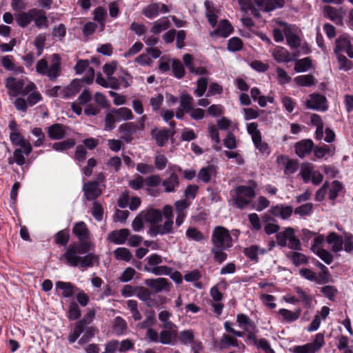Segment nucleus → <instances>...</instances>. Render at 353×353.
I'll return each instance as SVG.
<instances>
[{
    "label": "nucleus",
    "mask_w": 353,
    "mask_h": 353,
    "mask_svg": "<svg viewBox=\"0 0 353 353\" xmlns=\"http://www.w3.org/2000/svg\"><path fill=\"white\" fill-rule=\"evenodd\" d=\"M90 242L72 243L65 248V252L61 255L59 260L65 265L73 268H87L99 263V256L89 252L93 249Z\"/></svg>",
    "instance_id": "f257e3e1"
},
{
    "label": "nucleus",
    "mask_w": 353,
    "mask_h": 353,
    "mask_svg": "<svg viewBox=\"0 0 353 353\" xmlns=\"http://www.w3.org/2000/svg\"><path fill=\"white\" fill-rule=\"evenodd\" d=\"M211 241L213 259L215 262L222 263L228 258L225 250L232 247V238L229 231L222 226H216L212 232Z\"/></svg>",
    "instance_id": "f03ea898"
},
{
    "label": "nucleus",
    "mask_w": 353,
    "mask_h": 353,
    "mask_svg": "<svg viewBox=\"0 0 353 353\" xmlns=\"http://www.w3.org/2000/svg\"><path fill=\"white\" fill-rule=\"evenodd\" d=\"M272 34L274 40L278 43L283 42L285 38L286 43L291 50L298 49L301 45V31L294 25L278 21L272 30Z\"/></svg>",
    "instance_id": "7ed1b4c3"
},
{
    "label": "nucleus",
    "mask_w": 353,
    "mask_h": 353,
    "mask_svg": "<svg viewBox=\"0 0 353 353\" xmlns=\"http://www.w3.org/2000/svg\"><path fill=\"white\" fill-rule=\"evenodd\" d=\"M256 183L252 180L249 181V185L236 186L230 192L232 204L241 210L247 208L256 196Z\"/></svg>",
    "instance_id": "20e7f679"
},
{
    "label": "nucleus",
    "mask_w": 353,
    "mask_h": 353,
    "mask_svg": "<svg viewBox=\"0 0 353 353\" xmlns=\"http://www.w3.org/2000/svg\"><path fill=\"white\" fill-rule=\"evenodd\" d=\"M37 72L41 75L47 76L51 81H55L61 74V59L57 54L50 57L48 63L45 59L39 60L36 65Z\"/></svg>",
    "instance_id": "39448f33"
},
{
    "label": "nucleus",
    "mask_w": 353,
    "mask_h": 353,
    "mask_svg": "<svg viewBox=\"0 0 353 353\" xmlns=\"http://www.w3.org/2000/svg\"><path fill=\"white\" fill-rule=\"evenodd\" d=\"M5 85L8 90V94L11 97L19 95L27 96L31 91L37 89L34 83L30 82L26 85L24 79L14 77H8L6 79Z\"/></svg>",
    "instance_id": "423d86ee"
},
{
    "label": "nucleus",
    "mask_w": 353,
    "mask_h": 353,
    "mask_svg": "<svg viewBox=\"0 0 353 353\" xmlns=\"http://www.w3.org/2000/svg\"><path fill=\"white\" fill-rule=\"evenodd\" d=\"M162 215L163 214L165 221L163 224L152 225L150 228L148 233L151 236L157 235H164L173 232V210L172 206L166 205L163 208Z\"/></svg>",
    "instance_id": "0eeeda50"
},
{
    "label": "nucleus",
    "mask_w": 353,
    "mask_h": 353,
    "mask_svg": "<svg viewBox=\"0 0 353 353\" xmlns=\"http://www.w3.org/2000/svg\"><path fill=\"white\" fill-rule=\"evenodd\" d=\"M278 245L281 247H288L291 250L300 251L302 245L300 240L295 236L294 230L292 228H287L283 232L276 234Z\"/></svg>",
    "instance_id": "6e6552de"
},
{
    "label": "nucleus",
    "mask_w": 353,
    "mask_h": 353,
    "mask_svg": "<svg viewBox=\"0 0 353 353\" xmlns=\"http://www.w3.org/2000/svg\"><path fill=\"white\" fill-rule=\"evenodd\" d=\"M307 109L325 112L328 109L327 99L320 94H312L305 102Z\"/></svg>",
    "instance_id": "1a4fd4ad"
},
{
    "label": "nucleus",
    "mask_w": 353,
    "mask_h": 353,
    "mask_svg": "<svg viewBox=\"0 0 353 353\" xmlns=\"http://www.w3.org/2000/svg\"><path fill=\"white\" fill-rule=\"evenodd\" d=\"M145 285L154 293L169 292L171 283L167 279L159 277L157 279H147L144 281Z\"/></svg>",
    "instance_id": "9d476101"
},
{
    "label": "nucleus",
    "mask_w": 353,
    "mask_h": 353,
    "mask_svg": "<svg viewBox=\"0 0 353 353\" xmlns=\"http://www.w3.org/2000/svg\"><path fill=\"white\" fill-rule=\"evenodd\" d=\"M272 54L278 63H289L298 57L300 52H296L290 54L286 48L281 46H276L273 50Z\"/></svg>",
    "instance_id": "9b49d317"
},
{
    "label": "nucleus",
    "mask_w": 353,
    "mask_h": 353,
    "mask_svg": "<svg viewBox=\"0 0 353 353\" xmlns=\"http://www.w3.org/2000/svg\"><path fill=\"white\" fill-rule=\"evenodd\" d=\"M170 11L168 6L162 3H154L145 7L142 13L148 19H153L160 13H168Z\"/></svg>",
    "instance_id": "f8f14e48"
},
{
    "label": "nucleus",
    "mask_w": 353,
    "mask_h": 353,
    "mask_svg": "<svg viewBox=\"0 0 353 353\" xmlns=\"http://www.w3.org/2000/svg\"><path fill=\"white\" fill-rule=\"evenodd\" d=\"M175 131L174 130L172 131L168 129L159 130L157 128L151 130V136L152 139L155 140L157 144L160 147L165 145L168 142L169 137H172Z\"/></svg>",
    "instance_id": "ddd939ff"
},
{
    "label": "nucleus",
    "mask_w": 353,
    "mask_h": 353,
    "mask_svg": "<svg viewBox=\"0 0 353 353\" xmlns=\"http://www.w3.org/2000/svg\"><path fill=\"white\" fill-rule=\"evenodd\" d=\"M130 234L128 229L115 230L108 234L107 240L116 245L125 244Z\"/></svg>",
    "instance_id": "4468645a"
},
{
    "label": "nucleus",
    "mask_w": 353,
    "mask_h": 353,
    "mask_svg": "<svg viewBox=\"0 0 353 353\" xmlns=\"http://www.w3.org/2000/svg\"><path fill=\"white\" fill-rule=\"evenodd\" d=\"M135 123L128 122L121 124L119 127L118 131L121 134V138L126 143H130L137 133Z\"/></svg>",
    "instance_id": "2eb2a0df"
},
{
    "label": "nucleus",
    "mask_w": 353,
    "mask_h": 353,
    "mask_svg": "<svg viewBox=\"0 0 353 353\" xmlns=\"http://www.w3.org/2000/svg\"><path fill=\"white\" fill-rule=\"evenodd\" d=\"M55 290L65 298H70L78 290V288L70 282L59 281L55 283Z\"/></svg>",
    "instance_id": "dca6fc26"
},
{
    "label": "nucleus",
    "mask_w": 353,
    "mask_h": 353,
    "mask_svg": "<svg viewBox=\"0 0 353 353\" xmlns=\"http://www.w3.org/2000/svg\"><path fill=\"white\" fill-rule=\"evenodd\" d=\"M233 31L232 26L226 19L221 20L216 29L210 32L211 37L216 39L218 37H228Z\"/></svg>",
    "instance_id": "f3484780"
},
{
    "label": "nucleus",
    "mask_w": 353,
    "mask_h": 353,
    "mask_svg": "<svg viewBox=\"0 0 353 353\" xmlns=\"http://www.w3.org/2000/svg\"><path fill=\"white\" fill-rule=\"evenodd\" d=\"M269 212L274 216L285 220L291 216L293 212V208L290 205L277 204L272 206L269 210Z\"/></svg>",
    "instance_id": "a211bd4d"
},
{
    "label": "nucleus",
    "mask_w": 353,
    "mask_h": 353,
    "mask_svg": "<svg viewBox=\"0 0 353 353\" xmlns=\"http://www.w3.org/2000/svg\"><path fill=\"white\" fill-rule=\"evenodd\" d=\"M177 328V326L171 328H163L160 332V343L163 345L174 344L178 336Z\"/></svg>",
    "instance_id": "6ab92c4d"
},
{
    "label": "nucleus",
    "mask_w": 353,
    "mask_h": 353,
    "mask_svg": "<svg viewBox=\"0 0 353 353\" xmlns=\"http://www.w3.org/2000/svg\"><path fill=\"white\" fill-rule=\"evenodd\" d=\"M10 138L14 145H19L23 148L24 154L28 156L31 153L32 150L31 144L21 134L17 132H12Z\"/></svg>",
    "instance_id": "aec40b11"
},
{
    "label": "nucleus",
    "mask_w": 353,
    "mask_h": 353,
    "mask_svg": "<svg viewBox=\"0 0 353 353\" xmlns=\"http://www.w3.org/2000/svg\"><path fill=\"white\" fill-rule=\"evenodd\" d=\"M84 194L89 201H92L99 196L102 190L97 181H89L83 185Z\"/></svg>",
    "instance_id": "412c9836"
},
{
    "label": "nucleus",
    "mask_w": 353,
    "mask_h": 353,
    "mask_svg": "<svg viewBox=\"0 0 353 353\" xmlns=\"http://www.w3.org/2000/svg\"><path fill=\"white\" fill-rule=\"evenodd\" d=\"M296 154L303 159L308 155L314 148V143L311 139H303L297 142L295 145Z\"/></svg>",
    "instance_id": "4be33fe9"
},
{
    "label": "nucleus",
    "mask_w": 353,
    "mask_h": 353,
    "mask_svg": "<svg viewBox=\"0 0 353 353\" xmlns=\"http://www.w3.org/2000/svg\"><path fill=\"white\" fill-rule=\"evenodd\" d=\"M74 69L77 74H81L84 72H88L89 77L88 78H83V81L86 83H90L92 81L94 75V70L92 67L90 66V63L88 60L79 61L77 63Z\"/></svg>",
    "instance_id": "5701e85b"
},
{
    "label": "nucleus",
    "mask_w": 353,
    "mask_h": 353,
    "mask_svg": "<svg viewBox=\"0 0 353 353\" xmlns=\"http://www.w3.org/2000/svg\"><path fill=\"white\" fill-rule=\"evenodd\" d=\"M72 232L79 240V243L88 242L87 240L89 239L90 232L84 222L76 223L72 228Z\"/></svg>",
    "instance_id": "b1692460"
},
{
    "label": "nucleus",
    "mask_w": 353,
    "mask_h": 353,
    "mask_svg": "<svg viewBox=\"0 0 353 353\" xmlns=\"http://www.w3.org/2000/svg\"><path fill=\"white\" fill-rule=\"evenodd\" d=\"M204 7L205 8V16L208 19L209 23L215 27L217 23L219 10L215 8L212 1L206 0L204 2Z\"/></svg>",
    "instance_id": "393cba45"
},
{
    "label": "nucleus",
    "mask_w": 353,
    "mask_h": 353,
    "mask_svg": "<svg viewBox=\"0 0 353 353\" xmlns=\"http://www.w3.org/2000/svg\"><path fill=\"white\" fill-rule=\"evenodd\" d=\"M161 185L165 192H175L179 186V177L176 173H171L167 179L161 181Z\"/></svg>",
    "instance_id": "a878e982"
},
{
    "label": "nucleus",
    "mask_w": 353,
    "mask_h": 353,
    "mask_svg": "<svg viewBox=\"0 0 353 353\" xmlns=\"http://www.w3.org/2000/svg\"><path fill=\"white\" fill-rule=\"evenodd\" d=\"M161 179L159 175L154 174L146 177L144 179L145 185L147 186L146 192L152 196H157L159 194L157 190H153L152 188L157 187L161 183Z\"/></svg>",
    "instance_id": "bb28decb"
},
{
    "label": "nucleus",
    "mask_w": 353,
    "mask_h": 353,
    "mask_svg": "<svg viewBox=\"0 0 353 353\" xmlns=\"http://www.w3.org/2000/svg\"><path fill=\"white\" fill-rule=\"evenodd\" d=\"M219 345V348L221 350L226 349L229 347H241L243 350L245 348V345L237 340L236 336L227 334H223L221 336Z\"/></svg>",
    "instance_id": "cd10ccee"
},
{
    "label": "nucleus",
    "mask_w": 353,
    "mask_h": 353,
    "mask_svg": "<svg viewBox=\"0 0 353 353\" xmlns=\"http://www.w3.org/2000/svg\"><path fill=\"white\" fill-rule=\"evenodd\" d=\"M142 213L144 214L145 222L152 224L151 226L157 225L162 219V212L160 210L148 208L142 211Z\"/></svg>",
    "instance_id": "c85d7f7f"
},
{
    "label": "nucleus",
    "mask_w": 353,
    "mask_h": 353,
    "mask_svg": "<svg viewBox=\"0 0 353 353\" xmlns=\"http://www.w3.org/2000/svg\"><path fill=\"white\" fill-rule=\"evenodd\" d=\"M216 167L214 165H210L206 167L202 168L197 175L198 179L205 183H208L210 181L211 179L216 176Z\"/></svg>",
    "instance_id": "c756f323"
},
{
    "label": "nucleus",
    "mask_w": 353,
    "mask_h": 353,
    "mask_svg": "<svg viewBox=\"0 0 353 353\" xmlns=\"http://www.w3.org/2000/svg\"><path fill=\"white\" fill-rule=\"evenodd\" d=\"M36 12V8H32L27 12H22L16 15V21L21 28L28 26L34 19V14Z\"/></svg>",
    "instance_id": "7c9ffc66"
},
{
    "label": "nucleus",
    "mask_w": 353,
    "mask_h": 353,
    "mask_svg": "<svg viewBox=\"0 0 353 353\" xmlns=\"http://www.w3.org/2000/svg\"><path fill=\"white\" fill-rule=\"evenodd\" d=\"M82 82L80 80H73L70 85L62 89V98H70L78 93L81 88Z\"/></svg>",
    "instance_id": "2f4dec72"
},
{
    "label": "nucleus",
    "mask_w": 353,
    "mask_h": 353,
    "mask_svg": "<svg viewBox=\"0 0 353 353\" xmlns=\"http://www.w3.org/2000/svg\"><path fill=\"white\" fill-rule=\"evenodd\" d=\"M277 162L279 164L284 166V174L285 175H290L294 173L297 170V163L294 161L289 159L285 156H279L277 158Z\"/></svg>",
    "instance_id": "473e14b6"
},
{
    "label": "nucleus",
    "mask_w": 353,
    "mask_h": 353,
    "mask_svg": "<svg viewBox=\"0 0 353 353\" xmlns=\"http://www.w3.org/2000/svg\"><path fill=\"white\" fill-rule=\"evenodd\" d=\"M236 323L244 332L252 330L256 327L255 323L248 315L242 313L236 315Z\"/></svg>",
    "instance_id": "72a5a7b5"
},
{
    "label": "nucleus",
    "mask_w": 353,
    "mask_h": 353,
    "mask_svg": "<svg viewBox=\"0 0 353 353\" xmlns=\"http://www.w3.org/2000/svg\"><path fill=\"white\" fill-rule=\"evenodd\" d=\"M327 242L332 245V250L334 252H338L343 250V237L336 232H331L327 236Z\"/></svg>",
    "instance_id": "f704fd0d"
},
{
    "label": "nucleus",
    "mask_w": 353,
    "mask_h": 353,
    "mask_svg": "<svg viewBox=\"0 0 353 353\" xmlns=\"http://www.w3.org/2000/svg\"><path fill=\"white\" fill-rule=\"evenodd\" d=\"M48 134L52 140L61 139L65 135V128L59 123L53 124L48 128Z\"/></svg>",
    "instance_id": "c9c22d12"
},
{
    "label": "nucleus",
    "mask_w": 353,
    "mask_h": 353,
    "mask_svg": "<svg viewBox=\"0 0 353 353\" xmlns=\"http://www.w3.org/2000/svg\"><path fill=\"white\" fill-rule=\"evenodd\" d=\"M278 312L283 317L284 321L292 323L299 318L301 310L299 308L295 311H291L287 309H280Z\"/></svg>",
    "instance_id": "e433bc0d"
},
{
    "label": "nucleus",
    "mask_w": 353,
    "mask_h": 353,
    "mask_svg": "<svg viewBox=\"0 0 353 353\" xmlns=\"http://www.w3.org/2000/svg\"><path fill=\"white\" fill-rule=\"evenodd\" d=\"M32 21L34 22V25L38 28H47L48 26V21L46 12L42 10L36 8V12H34Z\"/></svg>",
    "instance_id": "4c0bfd02"
},
{
    "label": "nucleus",
    "mask_w": 353,
    "mask_h": 353,
    "mask_svg": "<svg viewBox=\"0 0 353 353\" xmlns=\"http://www.w3.org/2000/svg\"><path fill=\"white\" fill-rule=\"evenodd\" d=\"M265 252L266 250L265 249L261 248L259 246L255 245L248 247L244 250L245 255L251 261H257L258 255L259 254H263Z\"/></svg>",
    "instance_id": "58836bf2"
},
{
    "label": "nucleus",
    "mask_w": 353,
    "mask_h": 353,
    "mask_svg": "<svg viewBox=\"0 0 353 353\" xmlns=\"http://www.w3.org/2000/svg\"><path fill=\"white\" fill-rule=\"evenodd\" d=\"M170 23L167 18L157 20L153 23L150 32L153 34H159L161 32L168 30L170 28Z\"/></svg>",
    "instance_id": "ea45409f"
},
{
    "label": "nucleus",
    "mask_w": 353,
    "mask_h": 353,
    "mask_svg": "<svg viewBox=\"0 0 353 353\" xmlns=\"http://www.w3.org/2000/svg\"><path fill=\"white\" fill-rule=\"evenodd\" d=\"M287 256L296 266L305 265L308 262L307 256L299 252H290L288 254Z\"/></svg>",
    "instance_id": "a19ab883"
},
{
    "label": "nucleus",
    "mask_w": 353,
    "mask_h": 353,
    "mask_svg": "<svg viewBox=\"0 0 353 353\" xmlns=\"http://www.w3.org/2000/svg\"><path fill=\"white\" fill-rule=\"evenodd\" d=\"M179 103L183 110L188 113L194 108V99L188 94H183L180 97Z\"/></svg>",
    "instance_id": "79ce46f5"
},
{
    "label": "nucleus",
    "mask_w": 353,
    "mask_h": 353,
    "mask_svg": "<svg viewBox=\"0 0 353 353\" xmlns=\"http://www.w3.org/2000/svg\"><path fill=\"white\" fill-rule=\"evenodd\" d=\"M128 330L126 321L121 316H117L114 320L113 331L117 335L125 334Z\"/></svg>",
    "instance_id": "37998d69"
},
{
    "label": "nucleus",
    "mask_w": 353,
    "mask_h": 353,
    "mask_svg": "<svg viewBox=\"0 0 353 353\" xmlns=\"http://www.w3.org/2000/svg\"><path fill=\"white\" fill-rule=\"evenodd\" d=\"M325 17L330 19L336 24H341L342 23V17L337 10L330 6H327L324 8Z\"/></svg>",
    "instance_id": "c03bdc74"
},
{
    "label": "nucleus",
    "mask_w": 353,
    "mask_h": 353,
    "mask_svg": "<svg viewBox=\"0 0 353 353\" xmlns=\"http://www.w3.org/2000/svg\"><path fill=\"white\" fill-rule=\"evenodd\" d=\"M114 256L117 260L123 261L125 262H129L132 259V254L128 248L123 247L117 248L114 251Z\"/></svg>",
    "instance_id": "a18cd8bd"
},
{
    "label": "nucleus",
    "mask_w": 353,
    "mask_h": 353,
    "mask_svg": "<svg viewBox=\"0 0 353 353\" xmlns=\"http://www.w3.org/2000/svg\"><path fill=\"white\" fill-rule=\"evenodd\" d=\"M177 337L181 344L188 345L194 343V333L191 330H184L180 332Z\"/></svg>",
    "instance_id": "49530a36"
},
{
    "label": "nucleus",
    "mask_w": 353,
    "mask_h": 353,
    "mask_svg": "<svg viewBox=\"0 0 353 353\" xmlns=\"http://www.w3.org/2000/svg\"><path fill=\"white\" fill-rule=\"evenodd\" d=\"M112 112L115 114L118 121H126L133 119V114L131 110L125 107L113 109Z\"/></svg>",
    "instance_id": "de8ad7c7"
},
{
    "label": "nucleus",
    "mask_w": 353,
    "mask_h": 353,
    "mask_svg": "<svg viewBox=\"0 0 353 353\" xmlns=\"http://www.w3.org/2000/svg\"><path fill=\"white\" fill-rule=\"evenodd\" d=\"M172 314L168 310H163L159 313V320L162 323V328H171L176 326L175 323L170 320Z\"/></svg>",
    "instance_id": "09e8293b"
},
{
    "label": "nucleus",
    "mask_w": 353,
    "mask_h": 353,
    "mask_svg": "<svg viewBox=\"0 0 353 353\" xmlns=\"http://www.w3.org/2000/svg\"><path fill=\"white\" fill-rule=\"evenodd\" d=\"M314 166L311 163H304L301 165L300 175L305 183H309L314 172Z\"/></svg>",
    "instance_id": "8fccbe9b"
},
{
    "label": "nucleus",
    "mask_w": 353,
    "mask_h": 353,
    "mask_svg": "<svg viewBox=\"0 0 353 353\" xmlns=\"http://www.w3.org/2000/svg\"><path fill=\"white\" fill-rule=\"evenodd\" d=\"M312 67V60L309 57L299 59L295 62L294 70L296 72H304Z\"/></svg>",
    "instance_id": "3c124183"
},
{
    "label": "nucleus",
    "mask_w": 353,
    "mask_h": 353,
    "mask_svg": "<svg viewBox=\"0 0 353 353\" xmlns=\"http://www.w3.org/2000/svg\"><path fill=\"white\" fill-rule=\"evenodd\" d=\"M294 80L300 86L309 87L315 83V79L312 74L300 75L295 77Z\"/></svg>",
    "instance_id": "603ef678"
},
{
    "label": "nucleus",
    "mask_w": 353,
    "mask_h": 353,
    "mask_svg": "<svg viewBox=\"0 0 353 353\" xmlns=\"http://www.w3.org/2000/svg\"><path fill=\"white\" fill-rule=\"evenodd\" d=\"M350 47L349 39L345 36H340L336 41V47L334 52L336 54L343 50H347Z\"/></svg>",
    "instance_id": "864d4df0"
},
{
    "label": "nucleus",
    "mask_w": 353,
    "mask_h": 353,
    "mask_svg": "<svg viewBox=\"0 0 353 353\" xmlns=\"http://www.w3.org/2000/svg\"><path fill=\"white\" fill-rule=\"evenodd\" d=\"M75 145V141L73 139H68L65 141L54 143L52 148L56 151L62 152L73 148Z\"/></svg>",
    "instance_id": "5fc2aeb1"
},
{
    "label": "nucleus",
    "mask_w": 353,
    "mask_h": 353,
    "mask_svg": "<svg viewBox=\"0 0 353 353\" xmlns=\"http://www.w3.org/2000/svg\"><path fill=\"white\" fill-rule=\"evenodd\" d=\"M85 327L82 325V322H77L74 330L68 335V341L70 343H74L80 335L84 332Z\"/></svg>",
    "instance_id": "6e6d98bb"
},
{
    "label": "nucleus",
    "mask_w": 353,
    "mask_h": 353,
    "mask_svg": "<svg viewBox=\"0 0 353 353\" xmlns=\"http://www.w3.org/2000/svg\"><path fill=\"white\" fill-rule=\"evenodd\" d=\"M172 69L174 77L181 79L185 75V70L181 62L178 59H172Z\"/></svg>",
    "instance_id": "4d7b16f0"
},
{
    "label": "nucleus",
    "mask_w": 353,
    "mask_h": 353,
    "mask_svg": "<svg viewBox=\"0 0 353 353\" xmlns=\"http://www.w3.org/2000/svg\"><path fill=\"white\" fill-rule=\"evenodd\" d=\"M334 150H332V148L327 145H323L320 147H316L314 150V156L318 159H322L325 157L327 154L332 155L334 154Z\"/></svg>",
    "instance_id": "13d9d810"
},
{
    "label": "nucleus",
    "mask_w": 353,
    "mask_h": 353,
    "mask_svg": "<svg viewBox=\"0 0 353 353\" xmlns=\"http://www.w3.org/2000/svg\"><path fill=\"white\" fill-rule=\"evenodd\" d=\"M145 270L157 276H168L170 274L171 268L165 265H158L154 268H145Z\"/></svg>",
    "instance_id": "bf43d9fd"
},
{
    "label": "nucleus",
    "mask_w": 353,
    "mask_h": 353,
    "mask_svg": "<svg viewBox=\"0 0 353 353\" xmlns=\"http://www.w3.org/2000/svg\"><path fill=\"white\" fill-rule=\"evenodd\" d=\"M295 291L299 296V301H301L305 307L307 308L310 307L312 302V296L305 293V292L299 287L296 288Z\"/></svg>",
    "instance_id": "052dcab7"
},
{
    "label": "nucleus",
    "mask_w": 353,
    "mask_h": 353,
    "mask_svg": "<svg viewBox=\"0 0 353 353\" xmlns=\"http://www.w3.org/2000/svg\"><path fill=\"white\" fill-rule=\"evenodd\" d=\"M117 117L112 110L108 112L105 118L104 130L106 131L112 130L115 128V123L117 121Z\"/></svg>",
    "instance_id": "680f3d73"
},
{
    "label": "nucleus",
    "mask_w": 353,
    "mask_h": 353,
    "mask_svg": "<svg viewBox=\"0 0 353 353\" xmlns=\"http://www.w3.org/2000/svg\"><path fill=\"white\" fill-rule=\"evenodd\" d=\"M23 154V150L21 147L16 149L13 153V159H9V163L12 164L16 163L19 165H23L26 162Z\"/></svg>",
    "instance_id": "e2e57ef3"
},
{
    "label": "nucleus",
    "mask_w": 353,
    "mask_h": 353,
    "mask_svg": "<svg viewBox=\"0 0 353 353\" xmlns=\"http://www.w3.org/2000/svg\"><path fill=\"white\" fill-rule=\"evenodd\" d=\"M94 20L97 21L103 30L105 26V17L106 15L105 10L103 7H97L93 12Z\"/></svg>",
    "instance_id": "0e129e2a"
},
{
    "label": "nucleus",
    "mask_w": 353,
    "mask_h": 353,
    "mask_svg": "<svg viewBox=\"0 0 353 353\" xmlns=\"http://www.w3.org/2000/svg\"><path fill=\"white\" fill-rule=\"evenodd\" d=\"M127 307L130 310L132 316L134 321H139L142 318L141 314L139 312L138 310V303L137 301L134 300H128L127 301Z\"/></svg>",
    "instance_id": "69168bd1"
},
{
    "label": "nucleus",
    "mask_w": 353,
    "mask_h": 353,
    "mask_svg": "<svg viewBox=\"0 0 353 353\" xmlns=\"http://www.w3.org/2000/svg\"><path fill=\"white\" fill-rule=\"evenodd\" d=\"M312 210L313 204L312 203H307L296 208L294 213L301 216H309L312 214Z\"/></svg>",
    "instance_id": "338daca9"
},
{
    "label": "nucleus",
    "mask_w": 353,
    "mask_h": 353,
    "mask_svg": "<svg viewBox=\"0 0 353 353\" xmlns=\"http://www.w3.org/2000/svg\"><path fill=\"white\" fill-rule=\"evenodd\" d=\"M81 316V310L75 302L70 303L68 308V317L71 321L78 319Z\"/></svg>",
    "instance_id": "774afa93"
}]
</instances>
